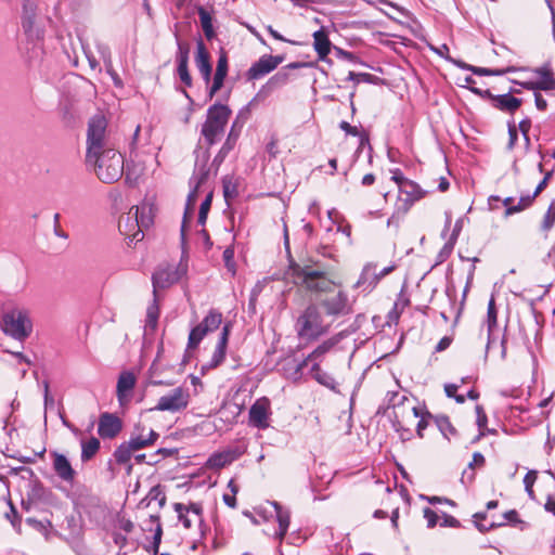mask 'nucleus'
I'll return each instance as SVG.
<instances>
[{"mask_svg":"<svg viewBox=\"0 0 555 555\" xmlns=\"http://www.w3.org/2000/svg\"><path fill=\"white\" fill-rule=\"evenodd\" d=\"M285 274L317 299L296 320L295 330L300 340H318L330 332L337 319L353 312L354 299L349 297L333 267L311 258L302 262L291 259Z\"/></svg>","mask_w":555,"mask_h":555,"instance_id":"obj_1","label":"nucleus"},{"mask_svg":"<svg viewBox=\"0 0 555 555\" xmlns=\"http://www.w3.org/2000/svg\"><path fill=\"white\" fill-rule=\"evenodd\" d=\"M391 181L398 186V196L395 202V210L388 220V224L399 221L405 216L412 206L427 195V191L423 190L416 182L406 178L401 169L395 168L390 170Z\"/></svg>","mask_w":555,"mask_h":555,"instance_id":"obj_2","label":"nucleus"},{"mask_svg":"<svg viewBox=\"0 0 555 555\" xmlns=\"http://www.w3.org/2000/svg\"><path fill=\"white\" fill-rule=\"evenodd\" d=\"M86 162L93 166L96 177L104 183H114L124 173V156L115 149L87 157Z\"/></svg>","mask_w":555,"mask_h":555,"instance_id":"obj_3","label":"nucleus"},{"mask_svg":"<svg viewBox=\"0 0 555 555\" xmlns=\"http://www.w3.org/2000/svg\"><path fill=\"white\" fill-rule=\"evenodd\" d=\"M546 474L547 477L538 480V472L529 470L524 478L525 490L528 496L538 503L545 498L544 508L555 514V478L550 470Z\"/></svg>","mask_w":555,"mask_h":555,"instance_id":"obj_4","label":"nucleus"},{"mask_svg":"<svg viewBox=\"0 0 555 555\" xmlns=\"http://www.w3.org/2000/svg\"><path fill=\"white\" fill-rule=\"evenodd\" d=\"M229 106L215 103L207 109L206 120L202 125L201 133L207 145H214L223 134L225 126L231 117Z\"/></svg>","mask_w":555,"mask_h":555,"instance_id":"obj_5","label":"nucleus"},{"mask_svg":"<svg viewBox=\"0 0 555 555\" xmlns=\"http://www.w3.org/2000/svg\"><path fill=\"white\" fill-rule=\"evenodd\" d=\"M106 128L107 120L103 115H95L89 120L86 158L114 149L109 144Z\"/></svg>","mask_w":555,"mask_h":555,"instance_id":"obj_6","label":"nucleus"},{"mask_svg":"<svg viewBox=\"0 0 555 555\" xmlns=\"http://www.w3.org/2000/svg\"><path fill=\"white\" fill-rule=\"evenodd\" d=\"M539 170L544 176H543V179L538 183V185L532 194H527V195L520 196L517 204H514L515 199L512 196L505 197L502 201V203L505 207V211H504L505 217H509L512 215L521 212V211L530 208L533 205L535 198L547 188L550 180L553 177L554 170L551 169V170L544 171L542 163L539 164Z\"/></svg>","mask_w":555,"mask_h":555,"instance_id":"obj_7","label":"nucleus"},{"mask_svg":"<svg viewBox=\"0 0 555 555\" xmlns=\"http://www.w3.org/2000/svg\"><path fill=\"white\" fill-rule=\"evenodd\" d=\"M1 328L7 335L23 341L30 335L33 324L25 311L12 310L3 315Z\"/></svg>","mask_w":555,"mask_h":555,"instance_id":"obj_8","label":"nucleus"},{"mask_svg":"<svg viewBox=\"0 0 555 555\" xmlns=\"http://www.w3.org/2000/svg\"><path fill=\"white\" fill-rule=\"evenodd\" d=\"M173 509L178 514V518L185 529L192 530L199 535L204 534L203 505L201 503H175Z\"/></svg>","mask_w":555,"mask_h":555,"instance_id":"obj_9","label":"nucleus"},{"mask_svg":"<svg viewBox=\"0 0 555 555\" xmlns=\"http://www.w3.org/2000/svg\"><path fill=\"white\" fill-rule=\"evenodd\" d=\"M222 322V314L218 311L211 310L204 318V320L193 327L189 335L188 349H196L204 337L216 331Z\"/></svg>","mask_w":555,"mask_h":555,"instance_id":"obj_10","label":"nucleus"},{"mask_svg":"<svg viewBox=\"0 0 555 555\" xmlns=\"http://www.w3.org/2000/svg\"><path fill=\"white\" fill-rule=\"evenodd\" d=\"M190 401V393L188 389L182 387H177L172 389L170 392L162 396L154 410L157 411H168L171 413H176L184 410Z\"/></svg>","mask_w":555,"mask_h":555,"instance_id":"obj_11","label":"nucleus"},{"mask_svg":"<svg viewBox=\"0 0 555 555\" xmlns=\"http://www.w3.org/2000/svg\"><path fill=\"white\" fill-rule=\"evenodd\" d=\"M37 4L35 0H24L22 27L25 35L31 41H38L43 38V30L36 25Z\"/></svg>","mask_w":555,"mask_h":555,"instance_id":"obj_12","label":"nucleus"},{"mask_svg":"<svg viewBox=\"0 0 555 555\" xmlns=\"http://www.w3.org/2000/svg\"><path fill=\"white\" fill-rule=\"evenodd\" d=\"M122 430L121 420L108 412H104L99 417L98 434L102 439H114Z\"/></svg>","mask_w":555,"mask_h":555,"instance_id":"obj_13","label":"nucleus"},{"mask_svg":"<svg viewBox=\"0 0 555 555\" xmlns=\"http://www.w3.org/2000/svg\"><path fill=\"white\" fill-rule=\"evenodd\" d=\"M283 61L284 56L282 55H262L249 67L247 77L253 80L259 79L274 70Z\"/></svg>","mask_w":555,"mask_h":555,"instance_id":"obj_14","label":"nucleus"},{"mask_svg":"<svg viewBox=\"0 0 555 555\" xmlns=\"http://www.w3.org/2000/svg\"><path fill=\"white\" fill-rule=\"evenodd\" d=\"M534 73L539 76L537 80L520 82V86L534 92H540L541 90L555 92V78L548 67L537 68Z\"/></svg>","mask_w":555,"mask_h":555,"instance_id":"obj_15","label":"nucleus"},{"mask_svg":"<svg viewBox=\"0 0 555 555\" xmlns=\"http://www.w3.org/2000/svg\"><path fill=\"white\" fill-rule=\"evenodd\" d=\"M139 217L133 214L132 208L119 218L118 229L122 235L130 240V242H140L144 234L141 231Z\"/></svg>","mask_w":555,"mask_h":555,"instance_id":"obj_16","label":"nucleus"},{"mask_svg":"<svg viewBox=\"0 0 555 555\" xmlns=\"http://www.w3.org/2000/svg\"><path fill=\"white\" fill-rule=\"evenodd\" d=\"M52 457V466L56 476L65 482L72 483L76 478V470L73 468L68 459L57 451L50 453Z\"/></svg>","mask_w":555,"mask_h":555,"instance_id":"obj_17","label":"nucleus"},{"mask_svg":"<svg viewBox=\"0 0 555 555\" xmlns=\"http://www.w3.org/2000/svg\"><path fill=\"white\" fill-rule=\"evenodd\" d=\"M180 279L177 269L173 266L159 267L152 276L154 293L157 289H165L178 282Z\"/></svg>","mask_w":555,"mask_h":555,"instance_id":"obj_18","label":"nucleus"},{"mask_svg":"<svg viewBox=\"0 0 555 555\" xmlns=\"http://www.w3.org/2000/svg\"><path fill=\"white\" fill-rule=\"evenodd\" d=\"M242 452L237 449H227L223 451L212 453L206 461V468L219 470L241 456Z\"/></svg>","mask_w":555,"mask_h":555,"instance_id":"obj_19","label":"nucleus"},{"mask_svg":"<svg viewBox=\"0 0 555 555\" xmlns=\"http://www.w3.org/2000/svg\"><path fill=\"white\" fill-rule=\"evenodd\" d=\"M229 60L228 53L224 49H220L217 61V67L212 79V85L209 89L208 95L211 99L222 87L224 79L228 75Z\"/></svg>","mask_w":555,"mask_h":555,"instance_id":"obj_20","label":"nucleus"},{"mask_svg":"<svg viewBox=\"0 0 555 555\" xmlns=\"http://www.w3.org/2000/svg\"><path fill=\"white\" fill-rule=\"evenodd\" d=\"M269 401L258 399L249 409V423L257 428L268 427Z\"/></svg>","mask_w":555,"mask_h":555,"instance_id":"obj_21","label":"nucleus"},{"mask_svg":"<svg viewBox=\"0 0 555 555\" xmlns=\"http://www.w3.org/2000/svg\"><path fill=\"white\" fill-rule=\"evenodd\" d=\"M189 54L190 44L188 42H178L177 62H178V75L181 81L186 86H192V77L189 72Z\"/></svg>","mask_w":555,"mask_h":555,"instance_id":"obj_22","label":"nucleus"},{"mask_svg":"<svg viewBox=\"0 0 555 555\" xmlns=\"http://www.w3.org/2000/svg\"><path fill=\"white\" fill-rule=\"evenodd\" d=\"M195 64L203 79L208 83L211 79L212 67L210 63V54L202 39L196 43Z\"/></svg>","mask_w":555,"mask_h":555,"instance_id":"obj_23","label":"nucleus"},{"mask_svg":"<svg viewBox=\"0 0 555 555\" xmlns=\"http://www.w3.org/2000/svg\"><path fill=\"white\" fill-rule=\"evenodd\" d=\"M158 437L159 435L155 430L150 428L145 433V427L138 425L128 441L138 451L140 449L153 446Z\"/></svg>","mask_w":555,"mask_h":555,"instance_id":"obj_24","label":"nucleus"},{"mask_svg":"<svg viewBox=\"0 0 555 555\" xmlns=\"http://www.w3.org/2000/svg\"><path fill=\"white\" fill-rule=\"evenodd\" d=\"M229 334H230V324H225L222 328L219 341H218L216 349L212 353L211 360L208 363L209 369H216L224 361Z\"/></svg>","mask_w":555,"mask_h":555,"instance_id":"obj_25","label":"nucleus"},{"mask_svg":"<svg viewBox=\"0 0 555 555\" xmlns=\"http://www.w3.org/2000/svg\"><path fill=\"white\" fill-rule=\"evenodd\" d=\"M272 507L275 511L276 521L279 524V530L275 532V538L279 542H282L288 531V527L291 524V513L288 509L284 508L279 502H272Z\"/></svg>","mask_w":555,"mask_h":555,"instance_id":"obj_26","label":"nucleus"},{"mask_svg":"<svg viewBox=\"0 0 555 555\" xmlns=\"http://www.w3.org/2000/svg\"><path fill=\"white\" fill-rule=\"evenodd\" d=\"M332 42L324 28L313 33V48L319 56V60L324 61L331 52Z\"/></svg>","mask_w":555,"mask_h":555,"instance_id":"obj_27","label":"nucleus"},{"mask_svg":"<svg viewBox=\"0 0 555 555\" xmlns=\"http://www.w3.org/2000/svg\"><path fill=\"white\" fill-rule=\"evenodd\" d=\"M492 105L496 109L513 114L520 107L521 100L511 95L509 93H505L493 98Z\"/></svg>","mask_w":555,"mask_h":555,"instance_id":"obj_28","label":"nucleus"},{"mask_svg":"<svg viewBox=\"0 0 555 555\" xmlns=\"http://www.w3.org/2000/svg\"><path fill=\"white\" fill-rule=\"evenodd\" d=\"M135 386V376L131 372H122L117 382V398L118 401L122 404L125 398L127 397L128 392H130Z\"/></svg>","mask_w":555,"mask_h":555,"instance_id":"obj_29","label":"nucleus"},{"mask_svg":"<svg viewBox=\"0 0 555 555\" xmlns=\"http://www.w3.org/2000/svg\"><path fill=\"white\" fill-rule=\"evenodd\" d=\"M134 451H137V450L132 447V444L129 441H127V442L121 443L119 447H117V449L114 452L115 461L118 464H127L128 465V469H127L128 474H130L131 469H132V465L129 464V462H130L132 453Z\"/></svg>","mask_w":555,"mask_h":555,"instance_id":"obj_30","label":"nucleus"},{"mask_svg":"<svg viewBox=\"0 0 555 555\" xmlns=\"http://www.w3.org/2000/svg\"><path fill=\"white\" fill-rule=\"evenodd\" d=\"M201 26L207 40L216 37V31L212 25V15L204 7L197 8Z\"/></svg>","mask_w":555,"mask_h":555,"instance_id":"obj_31","label":"nucleus"},{"mask_svg":"<svg viewBox=\"0 0 555 555\" xmlns=\"http://www.w3.org/2000/svg\"><path fill=\"white\" fill-rule=\"evenodd\" d=\"M133 214L139 217V222L141 231L143 232L145 229H149L153 223V208L150 205L142 206H133L131 207Z\"/></svg>","mask_w":555,"mask_h":555,"instance_id":"obj_32","label":"nucleus"},{"mask_svg":"<svg viewBox=\"0 0 555 555\" xmlns=\"http://www.w3.org/2000/svg\"><path fill=\"white\" fill-rule=\"evenodd\" d=\"M101 447L100 440L95 437H91L88 440L81 441V455L80 459L82 462H89L92 460L95 454L99 452Z\"/></svg>","mask_w":555,"mask_h":555,"instance_id":"obj_33","label":"nucleus"},{"mask_svg":"<svg viewBox=\"0 0 555 555\" xmlns=\"http://www.w3.org/2000/svg\"><path fill=\"white\" fill-rule=\"evenodd\" d=\"M238 137H240V129H236V122H234L231 127V130L228 134L225 142L223 143V145L219 152V156L224 157L231 150H233Z\"/></svg>","mask_w":555,"mask_h":555,"instance_id":"obj_34","label":"nucleus"},{"mask_svg":"<svg viewBox=\"0 0 555 555\" xmlns=\"http://www.w3.org/2000/svg\"><path fill=\"white\" fill-rule=\"evenodd\" d=\"M411 413H412V416L415 420L418 418V421L416 423V433H417L420 438H423L424 437L423 431L427 428V426L429 424L430 415L429 414H427V415L422 414V411L418 408H416V406H412L411 408Z\"/></svg>","mask_w":555,"mask_h":555,"instance_id":"obj_35","label":"nucleus"},{"mask_svg":"<svg viewBox=\"0 0 555 555\" xmlns=\"http://www.w3.org/2000/svg\"><path fill=\"white\" fill-rule=\"evenodd\" d=\"M555 224V198L551 201L541 221V230L548 232Z\"/></svg>","mask_w":555,"mask_h":555,"instance_id":"obj_36","label":"nucleus"},{"mask_svg":"<svg viewBox=\"0 0 555 555\" xmlns=\"http://www.w3.org/2000/svg\"><path fill=\"white\" fill-rule=\"evenodd\" d=\"M473 73L478 76H501L506 73L515 72V67L507 66L502 68L473 67Z\"/></svg>","mask_w":555,"mask_h":555,"instance_id":"obj_37","label":"nucleus"},{"mask_svg":"<svg viewBox=\"0 0 555 555\" xmlns=\"http://www.w3.org/2000/svg\"><path fill=\"white\" fill-rule=\"evenodd\" d=\"M222 258L224 261V266L227 270L232 274L235 275L236 273V263L234 261V247L228 246L222 254Z\"/></svg>","mask_w":555,"mask_h":555,"instance_id":"obj_38","label":"nucleus"},{"mask_svg":"<svg viewBox=\"0 0 555 555\" xmlns=\"http://www.w3.org/2000/svg\"><path fill=\"white\" fill-rule=\"evenodd\" d=\"M487 322L489 332L496 326L498 323V311L495 307V299L492 296L488 302Z\"/></svg>","mask_w":555,"mask_h":555,"instance_id":"obj_39","label":"nucleus"},{"mask_svg":"<svg viewBox=\"0 0 555 555\" xmlns=\"http://www.w3.org/2000/svg\"><path fill=\"white\" fill-rule=\"evenodd\" d=\"M475 412H476V423L479 428V436L477 437V439H479L481 436L485 435V429L488 424V416H487L483 408L479 404L476 405Z\"/></svg>","mask_w":555,"mask_h":555,"instance_id":"obj_40","label":"nucleus"},{"mask_svg":"<svg viewBox=\"0 0 555 555\" xmlns=\"http://www.w3.org/2000/svg\"><path fill=\"white\" fill-rule=\"evenodd\" d=\"M311 375L318 383L324 386H328L330 382L332 380L331 376L327 373H325L317 363L313 364L311 367Z\"/></svg>","mask_w":555,"mask_h":555,"instance_id":"obj_41","label":"nucleus"},{"mask_svg":"<svg viewBox=\"0 0 555 555\" xmlns=\"http://www.w3.org/2000/svg\"><path fill=\"white\" fill-rule=\"evenodd\" d=\"M211 198H212V195L208 194L207 197L205 198V201L201 204L197 221L202 225H204L207 220V216H208V212H209L210 206H211Z\"/></svg>","mask_w":555,"mask_h":555,"instance_id":"obj_42","label":"nucleus"},{"mask_svg":"<svg viewBox=\"0 0 555 555\" xmlns=\"http://www.w3.org/2000/svg\"><path fill=\"white\" fill-rule=\"evenodd\" d=\"M486 518H487V514L486 513H476V514H474V519H475L476 527L481 532L489 531L490 529L495 528L496 526L503 525V522H499V524L491 522L488 527H481V521L486 520Z\"/></svg>","mask_w":555,"mask_h":555,"instance_id":"obj_43","label":"nucleus"},{"mask_svg":"<svg viewBox=\"0 0 555 555\" xmlns=\"http://www.w3.org/2000/svg\"><path fill=\"white\" fill-rule=\"evenodd\" d=\"M348 80H352L357 83L359 82H372L373 79H374V76L372 74H369V73H354V72H349L348 74Z\"/></svg>","mask_w":555,"mask_h":555,"instance_id":"obj_44","label":"nucleus"},{"mask_svg":"<svg viewBox=\"0 0 555 555\" xmlns=\"http://www.w3.org/2000/svg\"><path fill=\"white\" fill-rule=\"evenodd\" d=\"M150 519H151L152 522L156 524V529H155V533H154V537H153V540H154L153 544H154L155 548H157L159 543H160L162 534H163V528H162V525H160V518H159V516L152 515L150 517Z\"/></svg>","mask_w":555,"mask_h":555,"instance_id":"obj_45","label":"nucleus"},{"mask_svg":"<svg viewBox=\"0 0 555 555\" xmlns=\"http://www.w3.org/2000/svg\"><path fill=\"white\" fill-rule=\"evenodd\" d=\"M223 195L227 201L237 195L236 186L230 180H223Z\"/></svg>","mask_w":555,"mask_h":555,"instance_id":"obj_46","label":"nucleus"},{"mask_svg":"<svg viewBox=\"0 0 555 555\" xmlns=\"http://www.w3.org/2000/svg\"><path fill=\"white\" fill-rule=\"evenodd\" d=\"M332 347V344L330 343H323L319 347H317L306 359V361H310L312 359H317L320 356H323Z\"/></svg>","mask_w":555,"mask_h":555,"instance_id":"obj_47","label":"nucleus"},{"mask_svg":"<svg viewBox=\"0 0 555 555\" xmlns=\"http://www.w3.org/2000/svg\"><path fill=\"white\" fill-rule=\"evenodd\" d=\"M424 518L427 520V526L434 528L438 522V515L429 507L424 508Z\"/></svg>","mask_w":555,"mask_h":555,"instance_id":"obj_48","label":"nucleus"},{"mask_svg":"<svg viewBox=\"0 0 555 555\" xmlns=\"http://www.w3.org/2000/svg\"><path fill=\"white\" fill-rule=\"evenodd\" d=\"M486 464V459L480 452H475L473 454L472 462H469L468 467L472 469L481 468Z\"/></svg>","mask_w":555,"mask_h":555,"instance_id":"obj_49","label":"nucleus"},{"mask_svg":"<svg viewBox=\"0 0 555 555\" xmlns=\"http://www.w3.org/2000/svg\"><path fill=\"white\" fill-rule=\"evenodd\" d=\"M503 518L513 525H522L524 521L519 518L516 509L507 511L503 514Z\"/></svg>","mask_w":555,"mask_h":555,"instance_id":"obj_50","label":"nucleus"},{"mask_svg":"<svg viewBox=\"0 0 555 555\" xmlns=\"http://www.w3.org/2000/svg\"><path fill=\"white\" fill-rule=\"evenodd\" d=\"M396 269V264L388 266L374 274L373 284L376 285L383 278L391 273Z\"/></svg>","mask_w":555,"mask_h":555,"instance_id":"obj_51","label":"nucleus"},{"mask_svg":"<svg viewBox=\"0 0 555 555\" xmlns=\"http://www.w3.org/2000/svg\"><path fill=\"white\" fill-rule=\"evenodd\" d=\"M534 102L538 109L545 111L547 108V101L541 92H534Z\"/></svg>","mask_w":555,"mask_h":555,"instance_id":"obj_52","label":"nucleus"},{"mask_svg":"<svg viewBox=\"0 0 555 555\" xmlns=\"http://www.w3.org/2000/svg\"><path fill=\"white\" fill-rule=\"evenodd\" d=\"M451 343H452V338H451L450 336H444V337H442V338L438 341V344H437V346H436L435 350H436L437 352L444 351L446 349H448V348L450 347Z\"/></svg>","mask_w":555,"mask_h":555,"instance_id":"obj_53","label":"nucleus"},{"mask_svg":"<svg viewBox=\"0 0 555 555\" xmlns=\"http://www.w3.org/2000/svg\"><path fill=\"white\" fill-rule=\"evenodd\" d=\"M340 129H343L346 133L348 134H351L353 137L358 135L359 134V131L357 129V127L354 126H351L349 122L347 121H341L340 125H339Z\"/></svg>","mask_w":555,"mask_h":555,"instance_id":"obj_54","label":"nucleus"},{"mask_svg":"<svg viewBox=\"0 0 555 555\" xmlns=\"http://www.w3.org/2000/svg\"><path fill=\"white\" fill-rule=\"evenodd\" d=\"M459 387L457 384H446L444 392L449 398H454L457 395Z\"/></svg>","mask_w":555,"mask_h":555,"instance_id":"obj_55","label":"nucleus"},{"mask_svg":"<svg viewBox=\"0 0 555 555\" xmlns=\"http://www.w3.org/2000/svg\"><path fill=\"white\" fill-rule=\"evenodd\" d=\"M222 499H223L224 504L228 505L229 507H231V508L236 507L237 503H236L235 494L224 493Z\"/></svg>","mask_w":555,"mask_h":555,"instance_id":"obj_56","label":"nucleus"},{"mask_svg":"<svg viewBox=\"0 0 555 555\" xmlns=\"http://www.w3.org/2000/svg\"><path fill=\"white\" fill-rule=\"evenodd\" d=\"M60 214H55L54 215V233L55 235L60 236V237H67V235L63 232L62 228H61V224H60Z\"/></svg>","mask_w":555,"mask_h":555,"instance_id":"obj_57","label":"nucleus"},{"mask_svg":"<svg viewBox=\"0 0 555 555\" xmlns=\"http://www.w3.org/2000/svg\"><path fill=\"white\" fill-rule=\"evenodd\" d=\"M375 181H376L375 175L366 173V175L363 176L361 183L364 186H371V185H373L375 183Z\"/></svg>","mask_w":555,"mask_h":555,"instance_id":"obj_58","label":"nucleus"},{"mask_svg":"<svg viewBox=\"0 0 555 555\" xmlns=\"http://www.w3.org/2000/svg\"><path fill=\"white\" fill-rule=\"evenodd\" d=\"M267 30L276 40L295 43L294 41L285 39L281 34H279L275 29H273L272 26H268Z\"/></svg>","mask_w":555,"mask_h":555,"instance_id":"obj_59","label":"nucleus"},{"mask_svg":"<svg viewBox=\"0 0 555 555\" xmlns=\"http://www.w3.org/2000/svg\"><path fill=\"white\" fill-rule=\"evenodd\" d=\"M443 525L446 526H450V527H459L460 526V522L456 518H454L453 516H449L447 515L444 517V521H443Z\"/></svg>","mask_w":555,"mask_h":555,"instance_id":"obj_60","label":"nucleus"},{"mask_svg":"<svg viewBox=\"0 0 555 555\" xmlns=\"http://www.w3.org/2000/svg\"><path fill=\"white\" fill-rule=\"evenodd\" d=\"M267 151L272 155L275 156L278 153V142L275 140H271L267 145Z\"/></svg>","mask_w":555,"mask_h":555,"instance_id":"obj_61","label":"nucleus"},{"mask_svg":"<svg viewBox=\"0 0 555 555\" xmlns=\"http://www.w3.org/2000/svg\"><path fill=\"white\" fill-rule=\"evenodd\" d=\"M449 186H450V183H449L448 179L444 177H440L438 190L440 192H446L449 189Z\"/></svg>","mask_w":555,"mask_h":555,"instance_id":"obj_62","label":"nucleus"},{"mask_svg":"<svg viewBox=\"0 0 555 555\" xmlns=\"http://www.w3.org/2000/svg\"><path fill=\"white\" fill-rule=\"evenodd\" d=\"M428 502L430 504H438V503H449L451 505H453V502L450 501L449 499H442V498H439V496H430L428 498Z\"/></svg>","mask_w":555,"mask_h":555,"instance_id":"obj_63","label":"nucleus"},{"mask_svg":"<svg viewBox=\"0 0 555 555\" xmlns=\"http://www.w3.org/2000/svg\"><path fill=\"white\" fill-rule=\"evenodd\" d=\"M531 122L530 120H522L519 122V129L524 134H527L530 130Z\"/></svg>","mask_w":555,"mask_h":555,"instance_id":"obj_64","label":"nucleus"}]
</instances>
